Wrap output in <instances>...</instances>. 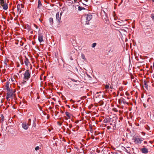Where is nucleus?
<instances>
[{
  "mask_svg": "<svg viewBox=\"0 0 154 154\" xmlns=\"http://www.w3.org/2000/svg\"><path fill=\"white\" fill-rule=\"evenodd\" d=\"M23 75V79L26 80H28L30 78V72L29 70H26Z\"/></svg>",
  "mask_w": 154,
  "mask_h": 154,
  "instance_id": "obj_1",
  "label": "nucleus"
},
{
  "mask_svg": "<svg viewBox=\"0 0 154 154\" xmlns=\"http://www.w3.org/2000/svg\"><path fill=\"white\" fill-rule=\"evenodd\" d=\"M85 16L87 20L86 24H89V21H90L92 18V15L91 13H88L85 15Z\"/></svg>",
  "mask_w": 154,
  "mask_h": 154,
  "instance_id": "obj_2",
  "label": "nucleus"
},
{
  "mask_svg": "<svg viewBox=\"0 0 154 154\" xmlns=\"http://www.w3.org/2000/svg\"><path fill=\"white\" fill-rule=\"evenodd\" d=\"M0 4L1 5V6H2L3 9L5 10H7L8 9V5L6 3V1H2L0 2Z\"/></svg>",
  "mask_w": 154,
  "mask_h": 154,
  "instance_id": "obj_3",
  "label": "nucleus"
},
{
  "mask_svg": "<svg viewBox=\"0 0 154 154\" xmlns=\"http://www.w3.org/2000/svg\"><path fill=\"white\" fill-rule=\"evenodd\" d=\"M7 91H8L7 93V96H8L9 97H11L12 98L13 97V96L14 95V93L15 92V90L11 89Z\"/></svg>",
  "mask_w": 154,
  "mask_h": 154,
  "instance_id": "obj_4",
  "label": "nucleus"
},
{
  "mask_svg": "<svg viewBox=\"0 0 154 154\" xmlns=\"http://www.w3.org/2000/svg\"><path fill=\"white\" fill-rule=\"evenodd\" d=\"M143 138H137L136 137H134L133 139V140H134V142L139 144H141L142 143V142L143 141Z\"/></svg>",
  "mask_w": 154,
  "mask_h": 154,
  "instance_id": "obj_5",
  "label": "nucleus"
},
{
  "mask_svg": "<svg viewBox=\"0 0 154 154\" xmlns=\"http://www.w3.org/2000/svg\"><path fill=\"white\" fill-rule=\"evenodd\" d=\"M56 19L57 23L59 24L61 21V17L60 16L59 12H58L56 13Z\"/></svg>",
  "mask_w": 154,
  "mask_h": 154,
  "instance_id": "obj_6",
  "label": "nucleus"
},
{
  "mask_svg": "<svg viewBox=\"0 0 154 154\" xmlns=\"http://www.w3.org/2000/svg\"><path fill=\"white\" fill-rule=\"evenodd\" d=\"M17 8L18 13L19 14H20L21 13V8H24V5L22 4L20 5L19 4H18L17 5Z\"/></svg>",
  "mask_w": 154,
  "mask_h": 154,
  "instance_id": "obj_7",
  "label": "nucleus"
},
{
  "mask_svg": "<svg viewBox=\"0 0 154 154\" xmlns=\"http://www.w3.org/2000/svg\"><path fill=\"white\" fill-rule=\"evenodd\" d=\"M29 125L26 122H23L22 124V127L25 130H27L29 128Z\"/></svg>",
  "mask_w": 154,
  "mask_h": 154,
  "instance_id": "obj_8",
  "label": "nucleus"
},
{
  "mask_svg": "<svg viewBox=\"0 0 154 154\" xmlns=\"http://www.w3.org/2000/svg\"><path fill=\"white\" fill-rule=\"evenodd\" d=\"M141 152L143 154H147L148 152V149L146 147H143L141 149Z\"/></svg>",
  "mask_w": 154,
  "mask_h": 154,
  "instance_id": "obj_9",
  "label": "nucleus"
},
{
  "mask_svg": "<svg viewBox=\"0 0 154 154\" xmlns=\"http://www.w3.org/2000/svg\"><path fill=\"white\" fill-rule=\"evenodd\" d=\"M43 36L41 34H38V40L40 43L43 42Z\"/></svg>",
  "mask_w": 154,
  "mask_h": 154,
  "instance_id": "obj_10",
  "label": "nucleus"
},
{
  "mask_svg": "<svg viewBox=\"0 0 154 154\" xmlns=\"http://www.w3.org/2000/svg\"><path fill=\"white\" fill-rule=\"evenodd\" d=\"M24 63L25 65L27 66L29 63V62L28 59L26 57L25 60H24Z\"/></svg>",
  "mask_w": 154,
  "mask_h": 154,
  "instance_id": "obj_11",
  "label": "nucleus"
},
{
  "mask_svg": "<svg viewBox=\"0 0 154 154\" xmlns=\"http://www.w3.org/2000/svg\"><path fill=\"white\" fill-rule=\"evenodd\" d=\"M9 82H7L6 83V85L5 87H6V89L7 91L9 90H10L9 87Z\"/></svg>",
  "mask_w": 154,
  "mask_h": 154,
  "instance_id": "obj_12",
  "label": "nucleus"
},
{
  "mask_svg": "<svg viewBox=\"0 0 154 154\" xmlns=\"http://www.w3.org/2000/svg\"><path fill=\"white\" fill-rule=\"evenodd\" d=\"M36 126V119L34 118L33 121V122L32 125L33 127H35Z\"/></svg>",
  "mask_w": 154,
  "mask_h": 154,
  "instance_id": "obj_13",
  "label": "nucleus"
},
{
  "mask_svg": "<svg viewBox=\"0 0 154 154\" xmlns=\"http://www.w3.org/2000/svg\"><path fill=\"white\" fill-rule=\"evenodd\" d=\"M49 20L50 25H52L54 23L53 19L52 17H50L49 19Z\"/></svg>",
  "mask_w": 154,
  "mask_h": 154,
  "instance_id": "obj_14",
  "label": "nucleus"
},
{
  "mask_svg": "<svg viewBox=\"0 0 154 154\" xmlns=\"http://www.w3.org/2000/svg\"><path fill=\"white\" fill-rule=\"evenodd\" d=\"M42 6L41 2L40 0L38 1V8H39Z\"/></svg>",
  "mask_w": 154,
  "mask_h": 154,
  "instance_id": "obj_15",
  "label": "nucleus"
},
{
  "mask_svg": "<svg viewBox=\"0 0 154 154\" xmlns=\"http://www.w3.org/2000/svg\"><path fill=\"white\" fill-rule=\"evenodd\" d=\"M110 125H112L113 127V129L115 130L116 127V123L115 122H114L113 123H110Z\"/></svg>",
  "mask_w": 154,
  "mask_h": 154,
  "instance_id": "obj_16",
  "label": "nucleus"
},
{
  "mask_svg": "<svg viewBox=\"0 0 154 154\" xmlns=\"http://www.w3.org/2000/svg\"><path fill=\"white\" fill-rule=\"evenodd\" d=\"M85 8L84 7H81L80 6H78V10L79 11H80L82 10H85Z\"/></svg>",
  "mask_w": 154,
  "mask_h": 154,
  "instance_id": "obj_17",
  "label": "nucleus"
},
{
  "mask_svg": "<svg viewBox=\"0 0 154 154\" xmlns=\"http://www.w3.org/2000/svg\"><path fill=\"white\" fill-rule=\"evenodd\" d=\"M144 85H145V88L147 89L148 88V85L147 84V82L146 80H145L144 82Z\"/></svg>",
  "mask_w": 154,
  "mask_h": 154,
  "instance_id": "obj_18",
  "label": "nucleus"
},
{
  "mask_svg": "<svg viewBox=\"0 0 154 154\" xmlns=\"http://www.w3.org/2000/svg\"><path fill=\"white\" fill-rule=\"evenodd\" d=\"M109 119L108 118H106L105 119L103 122L104 123H107L109 122Z\"/></svg>",
  "mask_w": 154,
  "mask_h": 154,
  "instance_id": "obj_19",
  "label": "nucleus"
},
{
  "mask_svg": "<svg viewBox=\"0 0 154 154\" xmlns=\"http://www.w3.org/2000/svg\"><path fill=\"white\" fill-rule=\"evenodd\" d=\"M62 9L63 10V11H61L60 12V16L61 17L63 14V11L65 10L64 8H62Z\"/></svg>",
  "mask_w": 154,
  "mask_h": 154,
  "instance_id": "obj_20",
  "label": "nucleus"
},
{
  "mask_svg": "<svg viewBox=\"0 0 154 154\" xmlns=\"http://www.w3.org/2000/svg\"><path fill=\"white\" fill-rule=\"evenodd\" d=\"M104 13L105 16V17L104 18L106 20V19L108 18V14L107 13H106L104 11H103Z\"/></svg>",
  "mask_w": 154,
  "mask_h": 154,
  "instance_id": "obj_21",
  "label": "nucleus"
},
{
  "mask_svg": "<svg viewBox=\"0 0 154 154\" xmlns=\"http://www.w3.org/2000/svg\"><path fill=\"white\" fill-rule=\"evenodd\" d=\"M150 117L154 121V114L152 113L150 114Z\"/></svg>",
  "mask_w": 154,
  "mask_h": 154,
  "instance_id": "obj_22",
  "label": "nucleus"
},
{
  "mask_svg": "<svg viewBox=\"0 0 154 154\" xmlns=\"http://www.w3.org/2000/svg\"><path fill=\"white\" fill-rule=\"evenodd\" d=\"M81 57L82 59L84 60L85 61L86 60V59L85 58V55L83 54H81Z\"/></svg>",
  "mask_w": 154,
  "mask_h": 154,
  "instance_id": "obj_23",
  "label": "nucleus"
},
{
  "mask_svg": "<svg viewBox=\"0 0 154 154\" xmlns=\"http://www.w3.org/2000/svg\"><path fill=\"white\" fill-rule=\"evenodd\" d=\"M122 102L123 103L125 104V103L127 104V103L126 101L125 100L124 98H122Z\"/></svg>",
  "mask_w": 154,
  "mask_h": 154,
  "instance_id": "obj_24",
  "label": "nucleus"
},
{
  "mask_svg": "<svg viewBox=\"0 0 154 154\" xmlns=\"http://www.w3.org/2000/svg\"><path fill=\"white\" fill-rule=\"evenodd\" d=\"M109 85L110 84H108V85H106L105 86V88L106 89H109Z\"/></svg>",
  "mask_w": 154,
  "mask_h": 154,
  "instance_id": "obj_25",
  "label": "nucleus"
},
{
  "mask_svg": "<svg viewBox=\"0 0 154 154\" xmlns=\"http://www.w3.org/2000/svg\"><path fill=\"white\" fill-rule=\"evenodd\" d=\"M71 80L72 81H73V82H79V81H78L77 80H75V79H71Z\"/></svg>",
  "mask_w": 154,
  "mask_h": 154,
  "instance_id": "obj_26",
  "label": "nucleus"
},
{
  "mask_svg": "<svg viewBox=\"0 0 154 154\" xmlns=\"http://www.w3.org/2000/svg\"><path fill=\"white\" fill-rule=\"evenodd\" d=\"M97 45V44L96 43H93V44H92V48H94L96 45Z\"/></svg>",
  "mask_w": 154,
  "mask_h": 154,
  "instance_id": "obj_27",
  "label": "nucleus"
},
{
  "mask_svg": "<svg viewBox=\"0 0 154 154\" xmlns=\"http://www.w3.org/2000/svg\"><path fill=\"white\" fill-rule=\"evenodd\" d=\"M65 113H66V116L69 118H70V114H69V113L68 112H66Z\"/></svg>",
  "mask_w": 154,
  "mask_h": 154,
  "instance_id": "obj_28",
  "label": "nucleus"
},
{
  "mask_svg": "<svg viewBox=\"0 0 154 154\" xmlns=\"http://www.w3.org/2000/svg\"><path fill=\"white\" fill-rule=\"evenodd\" d=\"M118 102L120 104H121L122 103V100L121 99L118 100Z\"/></svg>",
  "mask_w": 154,
  "mask_h": 154,
  "instance_id": "obj_29",
  "label": "nucleus"
},
{
  "mask_svg": "<svg viewBox=\"0 0 154 154\" xmlns=\"http://www.w3.org/2000/svg\"><path fill=\"white\" fill-rule=\"evenodd\" d=\"M58 113H59V112H58L56 111L55 112V114H54L55 116H58Z\"/></svg>",
  "mask_w": 154,
  "mask_h": 154,
  "instance_id": "obj_30",
  "label": "nucleus"
},
{
  "mask_svg": "<svg viewBox=\"0 0 154 154\" xmlns=\"http://www.w3.org/2000/svg\"><path fill=\"white\" fill-rule=\"evenodd\" d=\"M63 122H62L61 123H60L59 122H57V124L59 125L60 126H61L62 125Z\"/></svg>",
  "mask_w": 154,
  "mask_h": 154,
  "instance_id": "obj_31",
  "label": "nucleus"
},
{
  "mask_svg": "<svg viewBox=\"0 0 154 154\" xmlns=\"http://www.w3.org/2000/svg\"><path fill=\"white\" fill-rule=\"evenodd\" d=\"M31 122V119H29L28 120V124L29 125H30V123Z\"/></svg>",
  "mask_w": 154,
  "mask_h": 154,
  "instance_id": "obj_32",
  "label": "nucleus"
},
{
  "mask_svg": "<svg viewBox=\"0 0 154 154\" xmlns=\"http://www.w3.org/2000/svg\"><path fill=\"white\" fill-rule=\"evenodd\" d=\"M123 147L124 148V149H125V151L128 153H129V152L128 150L125 147Z\"/></svg>",
  "mask_w": 154,
  "mask_h": 154,
  "instance_id": "obj_33",
  "label": "nucleus"
},
{
  "mask_svg": "<svg viewBox=\"0 0 154 154\" xmlns=\"http://www.w3.org/2000/svg\"><path fill=\"white\" fill-rule=\"evenodd\" d=\"M146 128L148 131H149L150 130V128L148 126H147L146 127Z\"/></svg>",
  "mask_w": 154,
  "mask_h": 154,
  "instance_id": "obj_34",
  "label": "nucleus"
},
{
  "mask_svg": "<svg viewBox=\"0 0 154 154\" xmlns=\"http://www.w3.org/2000/svg\"><path fill=\"white\" fill-rule=\"evenodd\" d=\"M35 150L36 151H37L38 150H39V147L38 146H37L35 148Z\"/></svg>",
  "mask_w": 154,
  "mask_h": 154,
  "instance_id": "obj_35",
  "label": "nucleus"
},
{
  "mask_svg": "<svg viewBox=\"0 0 154 154\" xmlns=\"http://www.w3.org/2000/svg\"><path fill=\"white\" fill-rule=\"evenodd\" d=\"M4 64L7 66H8V64L6 63V60L4 61Z\"/></svg>",
  "mask_w": 154,
  "mask_h": 154,
  "instance_id": "obj_36",
  "label": "nucleus"
},
{
  "mask_svg": "<svg viewBox=\"0 0 154 154\" xmlns=\"http://www.w3.org/2000/svg\"><path fill=\"white\" fill-rule=\"evenodd\" d=\"M71 1V2H68V3L69 4V5H71L72 4V3H73V1Z\"/></svg>",
  "mask_w": 154,
  "mask_h": 154,
  "instance_id": "obj_37",
  "label": "nucleus"
},
{
  "mask_svg": "<svg viewBox=\"0 0 154 154\" xmlns=\"http://www.w3.org/2000/svg\"><path fill=\"white\" fill-rule=\"evenodd\" d=\"M9 98H11V97H9L8 96H7V95L6 98L7 99V100H8Z\"/></svg>",
  "mask_w": 154,
  "mask_h": 154,
  "instance_id": "obj_38",
  "label": "nucleus"
},
{
  "mask_svg": "<svg viewBox=\"0 0 154 154\" xmlns=\"http://www.w3.org/2000/svg\"><path fill=\"white\" fill-rule=\"evenodd\" d=\"M151 18H152V20L153 21H154V15H152V16Z\"/></svg>",
  "mask_w": 154,
  "mask_h": 154,
  "instance_id": "obj_39",
  "label": "nucleus"
},
{
  "mask_svg": "<svg viewBox=\"0 0 154 154\" xmlns=\"http://www.w3.org/2000/svg\"><path fill=\"white\" fill-rule=\"evenodd\" d=\"M109 87H110V88L111 89H112L113 88V86L112 85H110H110H109Z\"/></svg>",
  "mask_w": 154,
  "mask_h": 154,
  "instance_id": "obj_40",
  "label": "nucleus"
},
{
  "mask_svg": "<svg viewBox=\"0 0 154 154\" xmlns=\"http://www.w3.org/2000/svg\"><path fill=\"white\" fill-rule=\"evenodd\" d=\"M107 128L108 130H109L111 128V127L109 126H108L107 127Z\"/></svg>",
  "mask_w": 154,
  "mask_h": 154,
  "instance_id": "obj_41",
  "label": "nucleus"
},
{
  "mask_svg": "<svg viewBox=\"0 0 154 154\" xmlns=\"http://www.w3.org/2000/svg\"><path fill=\"white\" fill-rule=\"evenodd\" d=\"M26 81L27 80H23V84H24L26 83Z\"/></svg>",
  "mask_w": 154,
  "mask_h": 154,
  "instance_id": "obj_42",
  "label": "nucleus"
},
{
  "mask_svg": "<svg viewBox=\"0 0 154 154\" xmlns=\"http://www.w3.org/2000/svg\"><path fill=\"white\" fill-rule=\"evenodd\" d=\"M69 127L70 128H71L72 127V125H71V124H69Z\"/></svg>",
  "mask_w": 154,
  "mask_h": 154,
  "instance_id": "obj_43",
  "label": "nucleus"
},
{
  "mask_svg": "<svg viewBox=\"0 0 154 154\" xmlns=\"http://www.w3.org/2000/svg\"><path fill=\"white\" fill-rule=\"evenodd\" d=\"M144 143L145 144H147V142L145 141L144 142Z\"/></svg>",
  "mask_w": 154,
  "mask_h": 154,
  "instance_id": "obj_44",
  "label": "nucleus"
},
{
  "mask_svg": "<svg viewBox=\"0 0 154 154\" xmlns=\"http://www.w3.org/2000/svg\"><path fill=\"white\" fill-rule=\"evenodd\" d=\"M1 116L2 117V118L3 119V120L4 117L3 115Z\"/></svg>",
  "mask_w": 154,
  "mask_h": 154,
  "instance_id": "obj_45",
  "label": "nucleus"
},
{
  "mask_svg": "<svg viewBox=\"0 0 154 154\" xmlns=\"http://www.w3.org/2000/svg\"><path fill=\"white\" fill-rule=\"evenodd\" d=\"M143 106L145 107H146V106L145 104H143Z\"/></svg>",
  "mask_w": 154,
  "mask_h": 154,
  "instance_id": "obj_46",
  "label": "nucleus"
},
{
  "mask_svg": "<svg viewBox=\"0 0 154 154\" xmlns=\"http://www.w3.org/2000/svg\"><path fill=\"white\" fill-rule=\"evenodd\" d=\"M5 0H0V2H1L2 1H4Z\"/></svg>",
  "mask_w": 154,
  "mask_h": 154,
  "instance_id": "obj_47",
  "label": "nucleus"
},
{
  "mask_svg": "<svg viewBox=\"0 0 154 154\" xmlns=\"http://www.w3.org/2000/svg\"><path fill=\"white\" fill-rule=\"evenodd\" d=\"M11 80L12 82L14 81V80L13 79H11Z\"/></svg>",
  "mask_w": 154,
  "mask_h": 154,
  "instance_id": "obj_48",
  "label": "nucleus"
},
{
  "mask_svg": "<svg viewBox=\"0 0 154 154\" xmlns=\"http://www.w3.org/2000/svg\"><path fill=\"white\" fill-rule=\"evenodd\" d=\"M21 64H23V61H22L21 62Z\"/></svg>",
  "mask_w": 154,
  "mask_h": 154,
  "instance_id": "obj_49",
  "label": "nucleus"
},
{
  "mask_svg": "<svg viewBox=\"0 0 154 154\" xmlns=\"http://www.w3.org/2000/svg\"><path fill=\"white\" fill-rule=\"evenodd\" d=\"M67 130L69 131H70L69 129L68 128H67Z\"/></svg>",
  "mask_w": 154,
  "mask_h": 154,
  "instance_id": "obj_50",
  "label": "nucleus"
},
{
  "mask_svg": "<svg viewBox=\"0 0 154 154\" xmlns=\"http://www.w3.org/2000/svg\"><path fill=\"white\" fill-rule=\"evenodd\" d=\"M84 5H86L85 4L82 3Z\"/></svg>",
  "mask_w": 154,
  "mask_h": 154,
  "instance_id": "obj_51",
  "label": "nucleus"
},
{
  "mask_svg": "<svg viewBox=\"0 0 154 154\" xmlns=\"http://www.w3.org/2000/svg\"><path fill=\"white\" fill-rule=\"evenodd\" d=\"M127 148H130V147H129V146H128V147H127Z\"/></svg>",
  "mask_w": 154,
  "mask_h": 154,
  "instance_id": "obj_52",
  "label": "nucleus"
},
{
  "mask_svg": "<svg viewBox=\"0 0 154 154\" xmlns=\"http://www.w3.org/2000/svg\"><path fill=\"white\" fill-rule=\"evenodd\" d=\"M99 92H97V93H96V94H99Z\"/></svg>",
  "mask_w": 154,
  "mask_h": 154,
  "instance_id": "obj_53",
  "label": "nucleus"
},
{
  "mask_svg": "<svg viewBox=\"0 0 154 154\" xmlns=\"http://www.w3.org/2000/svg\"><path fill=\"white\" fill-rule=\"evenodd\" d=\"M123 0H121V3H122V2H123Z\"/></svg>",
  "mask_w": 154,
  "mask_h": 154,
  "instance_id": "obj_54",
  "label": "nucleus"
},
{
  "mask_svg": "<svg viewBox=\"0 0 154 154\" xmlns=\"http://www.w3.org/2000/svg\"><path fill=\"white\" fill-rule=\"evenodd\" d=\"M3 19H5V17H3Z\"/></svg>",
  "mask_w": 154,
  "mask_h": 154,
  "instance_id": "obj_55",
  "label": "nucleus"
},
{
  "mask_svg": "<svg viewBox=\"0 0 154 154\" xmlns=\"http://www.w3.org/2000/svg\"><path fill=\"white\" fill-rule=\"evenodd\" d=\"M110 51H110V50H109V52H110Z\"/></svg>",
  "mask_w": 154,
  "mask_h": 154,
  "instance_id": "obj_56",
  "label": "nucleus"
},
{
  "mask_svg": "<svg viewBox=\"0 0 154 154\" xmlns=\"http://www.w3.org/2000/svg\"><path fill=\"white\" fill-rule=\"evenodd\" d=\"M19 65L17 66V67H19Z\"/></svg>",
  "mask_w": 154,
  "mask_h": 154,
  "instance_id": "obj_57",
  "label": "nucleus"
},
{
  "mask_svg": "<svg viewBox=\"0 0 154 154\" xmlns=\"http://www.w3.org/2000/svg\"><path fill=\"white\" fill-rule=\"evenodd\" d=\"M125 140L124 139H123V141H124Z\"/></svg>",
  "mask_w": 154,
  "mask_h": 154,
  "instance_id": "obj_58",
  "label": "nucleus"
},
{
  "mask_svg": "<svg viewBox=\"0 0 154 154\" xmlns=\"http://www.w3.org/2000/svg\"><path fill=\"white\" fill-rule=\"evenodd\" d=\"M76 0H74V1H75H75H76Z\"/></svg>",
  "mask_w": 154,
  "mask_h": 154,
  "instance_id": "obj_59",
  "label": "nucleus"
},
{
  "mask_svg": "<svg viewBox=\"0 0 154 154\" xmlns=\"http://www.w3.org/2000/svg\"><path fill=\"white\" fill-rule=\"evenodd\" d=\"M145 133H144V135H145Z\"/></svg>",
  "mask_w": 154,
  "mask_h": 154,
  "instance_id": "obj_60",
  "label": "nucleus"
}]
</instances>
